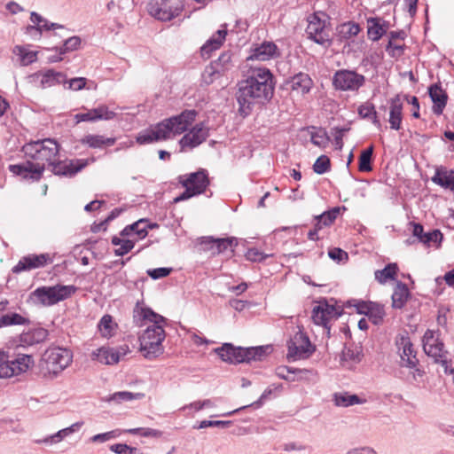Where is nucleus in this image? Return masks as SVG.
<instances>
[{"instance_id":"14","label":"nucleus","mask_w":454,"mask_h":454,"mask_svg":"<svg viewBox=\"0 0 454 454\" xmlns=\"http://www.w3.org/2000/svg\"><path fill=\"white\" fill-rule=\"evenodd\" d=\"M280 56V51L272 41L255 43L250 48L247 60L269 61Z\"/></svg>"},{"instance_id":"12","label":"nucleus","mask_w":454,"mask_h":454,"mask_svg":"<svg viewBox=\"0 0 454 454\" xmlns=\"http://www.w3.org/2000/svg\"><path fill=\"white\" fill-rule=\"evenodd\" d=\"M365 82L363 74L355 71L342 69L337 71L333 79V83L337 90L356 91Z\"/></svg>"},{"instance_id":"42","label":"nucleus","mask_w":454,"mask_h":454,"mask_svg":"<svg viewBox=\"0 0 454 454\" xmlns=\"http://www.w3.org/2000/svg\"><path fill=\"white\" fill-rule=\"evenodd\" d=\"M398 271L396 263H388L383 270H376L375 278L380 284H385L388 280L395 279Z\"/></svg>"},{"instance_id":"4","label":"nucleus","mask_w":454,"mask_h":454,"mask_svg":"<svg viewBox=\"0 0 454 454\" xmlns=\"http://www.w3.org/2000/svg\"><path fill=\"white\" fill-rule=\"evenodd\" d=\"M73 360L71 350L59 347H50L43 354L40 368L44 377L54 378L70 365Z\"/></svg>"},{"instance_id":"50","label":"nucleus","mask_w":454,"mask_h":454,"mask_svg":"<svg viewBox=\"0 0 454 454\" xmlns=\"http://www.w3.org/2000/svg\"><path fill=\"white\" fill-rule=\"evenodd\" d=\"M331 161L328 156H319L313 165V170L315 173L322 175L330 170Z\"/></svg>"},{"instance_id":"22","label":"nucleus","mask_w":454,"mask_h":454,"mask_svg":"<svg viewBox=\"0 0 454 454\" xmlns=\"http://www.w3.org/2000/svg\"><path fill=\"white\" fill-rule=\"evenodd\" d=\"M168 138V128L160 123L154 128L145 129L140 132L137 137V142L139 145L151 144L165 140Z\"/></svg>"},{"instance_id":"16","label":"nucleus","mask_w":454,"mask_h":454,"mask_svg":"<svg viewBox=\"0 0 454 454\" xmlns=\"http://www.w3.org/2000/svg\"><path fill=\"white\" fill-rule=\"evenodd\" d=\"M52 262L49 254H28L23 256L19 262L13 267L14 273L27 271L38 268H42Z\"/></svg>"},{"instance_id":"34","label":"nucleus","mask_w":454,"mask_h":454,"mask_svg":"<svg viewBox=\"0 0 454 454\" xmlns=\"http://www.w3.org/2000/svg\"><path fill=\"white\" fill-rule=\"evenodd\" d=\"M48 337V331L44 328H33L20 335V341L28 346L44 341Z\"/></svg>"},{"instance_id":"53","label":"nucleus","mask_w":454,"mask_h":454,"mask_svg":"<svg viewBox=\"0 0 454 454\" xmlns=\"http://www.w3.org/2000/svg\"><path fill=\"white\" fill-rule=\"evenodd\" d=\"M328 255L331 259L338 262L347 261L348 258V253L339 247L331 248L328 251Z\"/></svg>"},{"instance_id":"54","label":"nucleus","mask_w":454,"mask_h":454,"mask_svg":"<svg viewBox=\"0 0 454 454\" xmlns=\"http://www.w3.org/2000/svg\"><path fill=\"white\" fill-rule=\"evenodd\" d=\"M270 256V254H264L256 248H249L246 253V258L251 262H262Z\"/></svg>"},{"instance_id":"43","label":"nucleus","mask_w":454,"mask_h":454,"mask_svg":"<svg viewBox=\"0 0 454 454\" xmlns=\"http://www.w3.org/2000/svg\"><path fill=\"white\" fill-rule=\"evenodd\" d=\"M27 323L28 319L27 317L16 312L6 313L0 317V327L22 325Z\"/></svg>"},{"instance_id":"9","label":"nucleus","mask_w":454,"mask_h":454,"mask_svg":"<svg viewBox=\"0 0 454 454\" xmlns=\"http://www.w3.org/2000/svg\"><path fill=\"white\" fill-rule=\"evenodd\" d=\"M182 11V5L171 0H150L147 4L148 13L160 21H169L178 17Z\"/></svg>"},{"instance_id":"33","label":"nucleus","mask_w":454,"mask_h":454,"mask_svg":"<svg viewBox=\"0 0 454 454\" xmlns=\"http://www.w3.org/2000/svg\"><path fill=\"white\" fill-rule=\"evenodd\" d=\"M97 327L102 338L110 339L115 335L118 324L111 315L106 314L101 317Z\"/></svg>"},{"instance_id":"29","label":"nucleus","mask_w":454,"mask_h":454,"mask_svg":"<svg viewBox=\"0 0 454 454\" xmlns=\"http://www.w3.org/2000/svg\"><path fill=\"white\" fill-rule=\"evenodd\" d=\"M432 181L444 189L454 192V169H448L442 166L436 168Z\"/></svg>"},{"instance_id":"6","label":"nucleus","mask_w":454,"mask_h":454,"mask_svg":"<svg viewBox=\"0 0 454 454\" xmlns=\"http://www.w3.org/2000/svg\"><path fill=\"white\" fill-rule=\"evenodd\" d=\"M76 291L77 287L73 285L41 286L31 293V298L43 306L50 307L70 298Z\"/></svg>"},{"instance_id":"20","label":"nucleus","mask_w":454,"mask_h":454,"mask_svg":"<svg viewBox=\"0 0 454 454\" xmlns=\"http://www.w3.org/2000/svg\"><path fill=\"white\" fill-rule=\"evenodd\" d=\"M116 114L110 111L106 105H100L97 108L87 110L86 113L76 114L74 116L75 123L82 121H96L98 120H112L115 117Z\"/></svg>"},{"instance_id":"17","label":"nucleus","mask_w":454,"mask_h":454,"mask_svg":"<svg viewBox=\"0 0 454 454\" xmlns=\"http://www.w3.org/2000/svg\"><path fill=\"white\" fill-rule=\"evenodd\" d=\"M49 166L51 167V171L55 175L72 176L87 166V160L77 159L56 161L55 160Z\"/></svg>"},{"instance_id":"62","label":"nucleus","mask_w":454,"mask_h":454,"mask_svg":"<svg viewBox=\"0 0 454 454\" xmlns=\"http://www.w3.org/2000/svg\"><path fill=\"white\" fill-rule=\"evenodd\" d=\"M348 128H342V129H339V128H336L335 130H336V134H335V137H334V140H335V144L340 147L341 148L342 145H343V142H342V137H343V135L345 132L348 131Z\"/></svg>"},{"instance_id":"15","label":"nucleus","mask_w":454,"mask_h":454,"mask_svg":"<svg viewBox=\"0 0 454 454\" xmlns=\"http://www.w3.org/2000/svg\"><path fill=\"white\" fill-rule=\"evenodd\" d=\"M197 112L195 110H185L177 116L171 117L161 122L168 128V138L171 133L181 134L195 121Z\"/></svg>"},{"instance_id":"55","label":"nucleus","mask_w":454,"mask_h":454,"mask_svg":"<svg viewBox=\"0 0 454 454\" xmlns=\"http://www.w3.org/2000/svg\"><path fill=\"white\" fill-rule=\"evenodd\" d=\"M359 32L360 27L356 23L348 22L341 26V33L344 34L346 36H354L356 35Z\"/></svg>"},{"instance_id":"47","label":"nucleus","mask_w":454,"mask_h":454,"mask_svg":"<svg viewBox=\"0 0 454 454\" xmlns=\"http://www.w3.org/2000/svg\"><path fill=\"white\" fill-rule=\"evenodd\" d=\"M14 51L20 56V62L24 66L32 64L37 59V51H29L24 46H16Z\"/></svg>"},{"instance_id":"18","label":"nucleus","mask_w":454,"mask_h":454,"mask_svg":"<svg viewBox=\"0 0 454 454\" xmlns=\"http://www.w3.org/2000/svg\"><path fill=\"white\" fill-rule=\"evenodd\" d=\"M128 347L114 349L110 347H101L91 353V359L103 364H115L120 361L121 355L126 354Z\"/></svg>"},{"instance_id":"45","label":"nucleus","mask_w":454,"mask_h":454,"mask_svg":"<svg viewBox=\"0 0 454 454\" xmlns=\"http://www.w3.org/2000/svg\"><path fill=\"white\" fill-rule=\"evenodd\" d=\"M442 239V233L439 230H433L432 231L426 232L419 242L427 247H434L438 248L441 247Z\"/></svg>"},{"instance_id":"56","label":"nucleus","mask_w":454,"mask_h":454,"mask_svg":"<svg viewBox=\"0 0 454 454\" xmlns=\"http://www.w3.org/2000/svg\"><path fill=\"white\" fill-rule=\"evenodd\" d=\"M386 50L390 56L400 57L403 53V44H395L392 40H389Z\"/></svg>"},{"instance_id":"10","label":"nucleus","mask_w":454,"mask_h":454,"mask_svg":"<svg viewBox=\"0 0 454 454\" xmlns=\"http://www.w3.org/2000/svg\"><path fill=\"white\" fill-rule=\"evenodd\" d=\"M287 358L293 361L306 359L315 351L309 337L302 332H297L287 343Z\"/></svg>"},{"instance_id":"19","label":"nucleus","mask_w":454,"mask_h":454,"mask_svg":"<svg viewBox=\"0 0 454 454\" xmlns=\"http://www.w3.org/2000/svg\"><path fill=\"white\" fill-rule=\"evenodd\" d=\"M359 314H364L374 324L379 325L383 322L386 312L383 305L373 301H357L355 305Z\"/></svg>"},{"instance_id":"32","label":"nucleus","mask_w":454,"mask_h":454,"mask_svg":"<svg viewBox=\"0 0 454 454\" xmlns=\"http://www.w3.org/2000/svg\"><path fill=\"white\" fill-rule=\"evenodd\" d=\"M35 75L41 78L40 82L43 88H50L57 84L67 82L66 75L53 69L41 71L35 74Z\"/></svg>"},{"instance_id":"31","label":"nucleus","mask_w":454,"mask_h":454,"mask_svg":"<svg viewBox=\"0 0 454 454\" xmlns=\"http://www.w3.org/2000/svg\"><path fill=\"white\" fill-rule=\"evenodd\" d=\"M234 242V238L213 239L212 237H205L200 243L207 246V249L210 250L213 254H218L231 247Z\"/></svg>"},{"instance_id":"64","label":"nucleus","mask_w":454,"mask_h":454,"mask_svg":"<svg viewBox=\"0 0 454 454\" xmlns=\"http://www.w3.org/2000/svg\"><path fill=\"white\" fill-rule=\"evenodd\" d=\"M348 454H376L375 450L369 447L350 450Z\"/></svg>"},{"instance_id":"3","label":"nucleus","mask_w":454,"mask_h":454,"mask_svg":"<svg viewBox=\"0 0 454 454\" xmlns=\"http://www.w3.org/2000/svg\"><path fill=\"white\" fill-rule=\"evenodd\" d=\"M274 91L273 74L267 67H254L246 80L239 83L237 101L239 112L247 116L256 103L269 100Z\"/></svg>"},{"instance_id":"24","label":"nucleus","mask_w":454,"mask_h":454,"mask_svg":"<svg viewBox=\"0 0 454 454\" xmlns=\"http://www.w3.org/2000/svg\"><path fill=\"white\" fill-rule=\"evenodd\" d=\"M227 35V26L224 24L212 35L201 47L200 53L203 58L208 59L211 53L223 45Z\"/></svg>"},{"instance_id":"51","label":"nucleus","mask_w":454,"mask_h":454,"mask_svg":"<svg viewBox=\"0 0 454 454\" xmlns=\"http://www.w3.org/2000/svg\"><path fill=\"white\" fill-rule=\"evenodd\" d=\"M127 432L132 434H139L144 437H160L161 435L160 431L153 428H132L129 429Z\"/></svg>"},{"instance_id":"63","label":"nucleus","mask_w":454,"mask_h":454,"mask_svg":"<svg viewBox=\"0 0 454 454\" xmlns=\"http://www.w3.org/2000/svg\"><path fill=\"white\" fill-rule=\"evenodd\" d=\"M190 337H191V340H192V343L197 345V346L207 345L209 343L208 340H207L204 337H201V336L198 335L195 333H192Z\"/></svg>"},{"instance_id":"37","label":"nucleus","mask_w":454,"mask_h":454,"mask_svg":"<svg viewBox=\"0 0 454 454\" xmlns=\"http://www.w3.org/2000/svg\"><path fill=\"white\" fill-rule=\"evenodd\" d=\"M340 208L339 207H335L319 215L315 216L314 221L317 228L322 230L323 228L333 225L340 215Z\"/></svg>"},{"instance_id":"46","label":"nucleus","mask_w":454,"mask_h":454,"mask_svg":"<svg viewBox=\"0 0 454 454\" xmlns=\"http://www.w3.org/2000/svg\"><path fill=\"white\" fill-rule=\"evenodd\" d=\"M373 153V146L371 145L365 150L362 151L359 160H358V169L361 172H370L372 171V157Z\"/></svg>"},{"instance_id":"49","label":"nucleus","mask_w":454,"mask_h":454,"mask_svg":"<svg viewBox=\"0 0 454 454\" xmlns=\"http://www.w3.org/2000/svg\"><path fill=\"white\" fill-rule=\"evenodd\" d=\"M144 397L142 393H132L129 391H121L113 394L110 397L111 401L121 403L122 402L132 401L135 399H141Z\"/></svg>"},{"instance_id":"30","label":"nucleus","mask_w":454,"mask_h":454,"mask_svg":"<svg viewBox=\"0 0 454 454\" xmlns=\"http://www.w3.org/2000/svg\"><path fill=\"white\" fill-rule=\"evenodd\" d=\"M288 85L293 92L297 95H304L310 90L313 82L307 74L300 73L291 78Z\"/></svg>"},{"instance_id":"25","label":"nucleus","mask_w":454,"mask_h":454,"mask_svg":"<svg viewBox=\"0 0 454 454\" xmlns=\"http://www.w3.org/2000/svg\"><path fill=\"white\" fill-rule=\"evenodd\" d=\"M403 104L399 95L395 96L389 101V124L395 130L402 129Z\"/></svg>"},{"instance_id":"44","label":"nucleus","mask_w":454,"mask_h":454,"mask_svg":"<svg viewBox=\"0 0 454 454\" xmlns=\"http://www.w3.org/2000/svg\"><path fill=\"white\" fill-rule=\"evenodd\" d=\"M368 36L372 41H378L385 33L386 28L380 23L378 18H372L368 20Z\"/></svg>"},{"instance_id":"48","label":"nucleus","mask_w":454,"mask_h":454,"mask_svg":"<svg viewBox=\"0 0 454 454\" xmlns=\"http://www.w3.org/2000/svg\"><path fill=\"white\" fill-rule=\"evenodd\" d=\"M310 140L313 145L320 148H325L330 143V137L323 129L311 132Z\"/></svg>"},{"instance_id":"38","label":"nucleus","mask_w":454,"mask_h":454,"mask_svg":"<svg viewBox=\"0 0 454 454\" xmlns=\"http://www.w3.org/2000/svg\"><path fill=\"white\" fill-rule=\"evenodd\" d=\"M136 240L132 239V237H122V236H114L112 239V244L115 247H118L114 250V254L117 256H122L124 254H127L129 252H130L134 246H135Z\"/></svg>"},{"instance_id":"59","label":"nucleus","mask_w":454,"mask_h":454,"mask_svg":"<svg viewBox=\"0 0 454 454\" xmlns=\"http://www.w3.org/2000/svg\"><path fill=\"white\" fill-rule=\"evenodd\" d=\"M68 88L72 90H81L85 88L87 83V79L84 77H76L70 79Z\"/></svg>"},{"instance_id":"26","label":"nucleus","mask_w":454,"mask_h":454,"mask_svg":"<svg viewBox=\"0 0 454 454\" xmlns=\"http://www.w3.org/2000/svg\"><path fill=\"white\" fill-rule=\"evenodd\" d=\"M397 344L399 345V349L402 348L401 359L403 364L409 368L416 367L419 361L410 339L408 337H401Z\"/></svg>"},{"instance_id":"8","label":"nucleus","mask_w":454,"mask_h":454,"mask_svg":"<svg viewBox=\"0 0 454 454\" xmlns=\"http://www.w3.org/2000/svg\"><path fill=\"white\" fill-rule=\"evenodd\" d=\"M34 364V359L29 355H19L10 360L9 354L0 350V378L8 379L26 372Z\"/></svg>"},{"instance_id":"11","label":"nucleus","mask_w":454,"mask_h":454,"mask_svg":"<svg viewBox=\"0 0 454 454\" xmlns=\"http://www.w3.org/2000/svg\"><path fill=\"white\" fill-rule=\"evenodd\" d=\"M306 33L309 38L318 44L329 43L330 27L326 25L325 14L314 13L308 19Z\"/></svg>"},{"instance_id":"2","label":"nucleus","mask_w":454,"mask_h":454,"mask_svg":"<svg viewBox=\"0 0 454 454\" xmlns=\"http://www.w3.org/2000/svg\"><path fill=\"white\" fill-rule=\"evenodd\" d=\"M134 321L140 326L146 325L139 336V350L148 360H154L164 353L166 319L150 308L137 304L133 310Z\"/></svg>"},{"instance_id":"28","label":"nucleus","mask_w":454,"mask_h":454,"mask_svg":"<svg viewBox=\"0 0 454 454\" xmlns=\"http://www.w3.org/2000/svg\"><path fill=\"white\" fill-rule=\"evenodd\" d=\"M429 96L434 103V114L440 115L442 114L448 100V95L441 86L434 84L429 88Z\"/></svg>"},{"instance_id":"13","label":"nucleus","mask_w":454,"mask_h":454,"mask_svg":"<svg viewBox=\"0 0 454 454\" xmlns=\"http://www.w3.org/2000/svg\"><path fill=\"white\" fill-rule=\"evenodd\" d=\"M423 348L425 353L433 357L436 363H444L447 351L443 342L439 339V334L432 330H427L423 336Z\"/></svg>"},{"instance_id":"1","label":"nucleus","mask_w":454,"mask_h":454,"mask_svg":"<svg viewBox=\"0 0 454 454\" xmlns=\"http://www.w3.org/2000/svg\"><path fill=\"white\" fill-rule=\"evenodd\" d=\"M59 144L51 138H45L27 143L22 147L25 156L35 162L27 161L25 164H13L9 170L23 179L38 181L42 178L45 166L52 163L59 156Z\"/></svg>"},{"instance_id":"41","label":"nucleus","mask_w":454,"mask_h":454,"mask_svg":"<svg viewBox=\"0 0 454 454\" xmlns=\"http://www.w3.org/2000/svg\"><path fill=\"white\" fill-rule=\"evenodd\" d=\"M358 114L364 119H371L372 123L380 128L381 123L379 120L375 106L371 102H365L358 107Z\"/></svg>"},{"instance_id":"27","label":"nucleus","mask_w":454,"mask_h":454,"mask_svg":"<svg viewBox=\"0 0 454 454\" xmlns=\"http://www.w3.org/2000/svg\"><path fill=\"white\" fill-rule=\"evenodd\" d=\"M150 227L149 224H147V221L145 219H140L137 221L136 223L127 225L121 231V236L126 238V237H132L133 239L137 241L145 239L147 234V228Z\"/></svg>"},{"instance_id":"52","label":"nucleus","mask_w":454,"mask_h":454,"mask_svg":"<svg viewBox=\"0 0 454 454\" xmlns=\"http://www.w3.org/2000/svg\"><path fill=\"white\" fill-rule=\"evenodd\" d=\"M82 423H74L71 427L59 430L56 434L51 437V442H59L63 437L68 435L75 430V427H79Z\"/></svg>"},{"instance_id":"61","label":"nucleus","mask_w":454,"mask_h":454,"mask_svg":"<svg viewBox=\"0 0 454 454\" xmlns=\"http://www.w3.org/2000/svg\"><path fill=\"white\" fill-rule=\"evenodd\" d=\"M343 360H352L354 362L360 361V355L358 352L355 353L353 350L348 348L343 352Z\"/></svg>"},{"instance_id":"5","label":"nucleus","mask_w":454,"mask_h":454,"mask_svg":"<svg viewBox=\"0 0 454 454\" xmlns=\"http://www.w3.org/2000/svg\"><path fill=\"white\" fill-rule=\"evenodd\" d=\"M178 183L185 190L173 200L174 203H178L204 193L210 184V179L208 172L204 168H200L196 172L179 176Z\"/></svg>"},{"instance_id":"36","label":"nucleus","mask_w":454,"mask_h":454,"mask_svg":"<svg viewBox=\"0 0 454 454\" xmlns=\"http://www.w3.org/2000/svg\"><path fill=\"white\" fill-rule=\"evenodd\" d=\"M82 145H86L90 148H104L106 146H112L115 144V138L105 137L101 135L89 134L81 139Z\"/></svg>"},{"instance_id":"23","label":"nucleus","mask_w":454,"mask_h":454,"mask_svg":"<svg viewBox=\"0 0 454 454\" xmlns=\"http://www.w3.org/2000/svg\"><path fill=\"white\" fill-rule=\"evenodd\" d=\"M339 314L333 306L328 304H319L314 307L312 310V319L318 325L327 326L332 319H337Z\"/></svg>"},{"instance_id":"40","label":"nucleus","mask_w":454,"mask_h":454,"mask_svg":"<svg viewBox=\"0 0 454 454\" xmlns=\"http://www.w3.org/2000/svg\"><path fill=\"white\" fill-rule=\"evenodd\" d=\"M410 292L405 284L398 283L392 294V304L394 308L401 309L406 303Z\"/></svg>"},{"instance_id":"21","label":"nucleus","mask_w":454,"mask_h":454,"mask_svg":"<svg viewBox=\"0 0 454 454\" xmlns=\"http://www.w3.org/2000/svg\"><path fill=\"white\" fill-rule=\"evenodd\" d=\"M208 136L207 129L202 124L195 125L188 133H186L180 140L183 148H193L200 145Z\"/></svg>"},{"instance_id":"60","label":"nucleus","mask_w":454,"mask_h":454,"mask_svg":"<svg viewBox=\"0 0 454 454\" xmlns=\"http://www.w3.org/2000/svg\"><path fill=\"white\" fill-rule=\"evenodd\" d=\"M410 226L411 227V232L413 237H416L418 241L419 242L425 235L424 227L422 224L419 223L411 222Z\"/></svg>"},{"instance_id":"7","label":"nucleus","mask_w":454,"mask_h":454,"mask_svg":"<svg viewBox=\"0 0 454 454\" xmlns=\"http://www.w3.org/2000/svg\"><path fill=\"white\" fill-rule=\"evenodd\" d=\"M215 353L224 362L231 364H239L255 360L262 356V348H243L234 347L231 343H224L222 347L215 349Z\"/></svg>"},{"instance_id":"58","label":"nucleus","mask_w":454,"mask_h":454,"mask_svg":"<svg viewBox=\"0 0 454 454\" xmlns=\"http://www.w3.org/2000/svg\"><path fill=\"white\" fill-rule=\"evenodd\" d=\"M171 272L170 268H157L147 270V274L153 279L162 278L168 276Z\"/></svg>"},{"instance_id":"57","label":"nucleus","mask_w":454,"mask_h":454,"mask_svg":"<svg viewBox=\"0 0 454 454\" xmlns=\"http://www.w3.org/2000/svg\"><path fill=\"white\" fill-rule=\"evenodd\" d=\"M81 44V39L78 36H72L65 41L64 43V50L61 51V53H64L66 51H74L76 50L79 45Z\"/></svg>"},{"instance_id":"35","label":"nucleus","mask_w":454,"mask_h":454,"mask_svg":"<svg viewBox=\"0 0 454 454\" xmlns=\"http://www.w3.org/2000/svg\"><path fill=\"white\" fill-rule=\"evenodd\" d=\"M30 20L32 23L35 25H29L27 27V33H31L32 31H36L39 34L42 33L43 29L51 30L62 27V26L56 23H49L46 20H44L38 13L32 12L30 15Z\"/></svg>"},{"instance_id":"39","label":"nucleus","mask_w":454,"mask_h":454,"mask_svg":"<svg viewBox=\"0 0 454 454\" xmlns=\"http://www.w3.org/2000/svg\"><path fill=\"white\" fill-rule=\"evenodd\" d=\"M334 403L337 406L348 407L355 404L365 403L366 399L361 398L356 395H351L348 392H342L334 395Z\"/></svg>"}]
</instances>
